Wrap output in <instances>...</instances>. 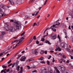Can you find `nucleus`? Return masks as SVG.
<instances>
[{"label":"nucleus","instance_id":"obj_1","mask_svg":"<svg viewBox=\"0 0 73 73\" xmlns=\"http://www.w3.org/2000/svg\"><path fill=\"white\" fill-rule=\"evenodd\" d=\"M14 26L16 28L15 29V27L11 26L9 27V25L8 23H5V28L6 31H9L11 32H14L15 31H16V29H20L21 28V25L19 24L18 22H14Z\"/></svg>","mask_w":73,"mask_h":73},{"label":"nucleus","instance_id":"obj_2","mask_svg":"<svg viewBox=\"0 0 73 73\" xmlns=\"http://www.w3.org/2000/svg\"><path fill=\"white\" fill-rule=\"evenodd\" d=\"M24 38L23 37H22L19 40H15L14 41H13L11 42V44H13L14 42H17V44H15L14 45L13 47V49H15L16 47V46L18 45L19 44H20V43L22 42V41H23V40H24Z\"/></svg>","mask_w":73,"mask_h":73},{"label":"nucleus","instance_id":"obj_3","mask_svg":"<svg viewBox=\"0 0 73 73\" xmlns=\"http://www.w3.org/2000/svg\"><path fill=\"white\" fill-rule=\"evenodd\" d=\"M41 73H53V71L51 70H48L44 69L41 70Z\"/></svg>","mask_w":73,"mask_h":73},{"label":"nucleus","instance_id":"obj_4","mask_svg":"<svg viewBox=\"0 0 73 73\" xmlns=\"http://www.w3.org/2000/svg\"><path fill=\"white\" fill-rule=\"evenodd\" d=\"M19 64V61L17 60L16 62L15 63V66H16V70L17 71H19V70H20V66H17Z\"/></svg>","mask_w":73,"mask_h":73},{"label":"nucleus","instance_id":"obj_5","mask_svg":"<svg viewBox=\"0 0 73 73\" xmlns=\"http://www.w3.org/2000/svg\"><path fill=\"white\" fill-rule=\"evenodd\" d=\"M31 52L32 54H35V55H37V54H38L37 50V49H35V50H31Z\"/></svg>","mask_w":73,"mask_h":73},{"label":"nucleus","instance_id":"obj_6","mask_svg":"<svg viewBox=\"0 0 73 73\" xmlns=\"http://www.w3.org/2000/svg\"><path fill=\"white\" fill-rule=\"evenodd\" d=\"M0 14H1V16L0 15V18L2 17H3V16H5L4 13L3 12V10H2V9H1V8H0Z\"/></svg>","mask_w":73,"mask_h":73},{"label":"nucleus","instance_id":"obj_7","mask_svg":"<svg viewBox=\"0 0 73 73\" xmlns=\"http://www.w3.org/2000/svg\"><path fill=\"white\" fill-rule=\"evenodd\" d=\"M50 37L52 40H54L56 38V35L54 34H52L50 36Z\"/></svg>","mask_w":73,"mask_h":73},{"label":"nucleus","instance_id":"obj_8","mask_svg":"<svg viewBox=\"0 0 73 73\" xmlns=\"http://www.w3.org/2000/svg\"><path fill=\"white\" fill-rule=\"evenodd\" d=\"M1 33L2 35H0V38L1 39H3V38H4V36H3V35H5L6 34V32L3 31Z\"/></svg>","mask_w":73,"mask_h":73},{"label":"nucleus","instance_id":"obj_9","mask_svg":"<svg viewBox=\"0 0 73 73\" xmlns=\"http://www.w3.org/2000/svg\"><path fill=\"white\" fill-rule=\"evenodd\" d=\"M56 23V25H52V26L55 28H57L58 27V26L60 25V23L58 22V23Z\"/></svg>","mask_w":73,"mask_h":73},{"label":"nucleus","instance_id":"obj_10","mask_svg":"<svg viewBox=\"0 0 73 73\" xmlns=\"http://www.w3.org/2000/svg\"><path fill=\"white\" fill-rule=\"evenodd\" d=\"M72 13H73V11H69L68 12V14L69 15H70V16L72 17V18H73V15Z\"/></svg>","mask_w":73,"mask_h":73},{"label":"nucleus","instance_id":"obj_11","mask_svg":"<svg viewBox=\"0 0 73 73\" xmlns=\"http://www.w3.org/2000/svg\"><path fill=\"white\" fill-rule=\"evenodd\" d=\"M25 59H26V57L23 56L20 59V60L21 61H24L25 60Z\"/></svg>","mask_w":73,"mask_h":73},{"label":"nucleus","instance_id":"obj_12","mask_svg":"<svg viewBox=\"0 0 73 73\" xmlns=\"http://www.w3.org/2000/svg\"><path fill=\"white\" fill-rule=\"evenodd\" d=\"M65 46H67V45L64 43H62L61 44V46L63 48H65Z\"/></svg>","mask_w":73,"mask_h":73},{"label":"nucleus","instance_id":"obj_13","mask_svg":"<svg viewBox=\"0 0 73 73\" xmlns=\"http://www.w3.org/2000/svg\"><path fill=\"white\" fill-rule=\"evenodd\" d=\"M54 28L53 26L51 27V29L53 31V32H56V29H54Z\"/></svg>","mask_w":73,"mask_h":73},{"label":"nucleus","instance_id":"obj_14","mask_svg":"<svg viewBox=\"0 0 73 73\" xmlns=\"http://www.w3.org/2000/svg\"><path fill=\"white\" fill-rule=\"evenodd\" d=\"M54 68L56 70V72H57V73H60V72L59 71V70H58V69H57V67H55Z\"/></svg>","mask_w":73,"mask_h":73},{"label":"nucleus","instance_id":"obj_15","mask_svg":"<svg viewBox=\"0 0 73 73\" xmlns=\"http://www.w3.org/2000/svg\"><path fill=\"white\" fill-rule=\"evenodd\" d=\"M9 1L11 3V4L12 5V4H13L14 3L13 2V1L12 0H9Z\"/></svg>","mask_w":73,"mask_h":73},{"label":"nucleus","instance_id":"obj_16","mask_svg":"<svg viewBox=\"0 0 73 73\" xmlns=\"http://www.w3.org/2000/svg\"><path fill=\"white\" fill-rule=\"evenodd\" d=\"M46 43H48L49 45H50V43L48 40H46L45 41Z\"/></svg>","mask_w":73,"mask_h":73},{"label":"nucleus","instance_id":"obj_17","mask_svg":"<svg viewBox=\"0 0 73 73\" xmlns=\"http://www.w3.org/2000/svg\"><path fill=\"white\" fill-rule=\"evenodd\" d=\"M67 50L68 52H69V53H70L71 52V50H70L69 49V48H67Z\"/></svg>","mask_w":73,"mask_h":73},{"label":"nucleus","instance_id":"obj_18","mask_svg":"<svg viewBox=\"0 0 73 73\" xmlns=\"http://www.w3.org/2000/svg\"><path fill=\"white\" fill-rule=\"evenodd\" d=\"M43 59H44V58L43 57H41L39 58V59H38V60H40V61H41Z\"/></svg>","mask_w":73,"mask_h":73},{"label":"nucleus","instance_id":"obj_19","mask_svg":"<svg viewBox=\"0 0 73 73\" xmlns=\"http://www.w3.org/2000/svg\"><path fill=\"white\" fill-rule=\"evenodd\" d=\"M61 61H63V62H66V61L65 60H64V59H60Z\"/></svg>","mask_w":73,"mask_h":73},{"label":"nucleus","instance_id":"obj_20","mask_svg":"<svg viewBox=\"0 0 73 73\" xmlns=\"http://www.w3.org/2000/svg\"><path fill=\"white\" fill-rule=\"evenodd\" d=\"M48 33H46V35H44L43 36V38H45L46 36H48Z\"/></svg>","mask_w":73,"mask_h":73},{"label":"nucleus","instance_id":"obj_21","mask_svg":"<svg viewBox=\"0 0 73 73\" xmlns=\"http://www.w3.org/2000/svg\"><path fill=\"white\" fill-rule=\"evenodd\" d=\"M48 0H45L44 3V5H46V3L47 2V1H48Z\"/></svg>","mask_w":73,"mask_h":73},{"label":"nucleus","instance_id":"obj_22","mask_svg":"<svg viewBox=\"0 0 73 73\" xmlns=\"http://www.w3.org/2000/svg\"><path fill=\"white\" fill-rule=\"evenodd\" d=\"M7 66H2V67L3 68H4H4H7Z\"/></svg>","mask_w":73,"mask_h":73},{"label":"nucleus","instance_id":"obj_23","mask_svg":"<svg viewBox=\"0 0 73 73\" xmlns=\"http://www.w3.org/2000/svg\"><path fill=\"white\" fill-rule=\"evenodd\" d=\"M15 64H16V63H13V64H12V68H13L14 66H15Z\"/></svg>","mask_w":73,"mask_h":73},{"label":"nucleus","instance_id":"obj_24","mask_svg":"<svg viewBox=\"0 0 73 73\" xmlns=\"http://www.w3.org/2000/svg\"><path fill=\"white\" fill-rule=\"evenodd\" d=\"M18 58L17 59H19V58H20L21 57V55H19L18 56Z\"/></svg>","mask_w":73,"mask_h":73},{"label":"nucleus","instance_id":"obj_25","mask_svg":"<svg viewBox=\"0 0 73 73\" xmlns=\"http://www.w3.org/2000/svg\"><path fill=\"white\" fill-rule=\"evenodd\" d=\"M40 63L41 64H45V62L44 61H42L40 62Z\"/></svg>","mask_w":73,"mask_h":73},{"label":"nucleus","instance_id":"obj_26","mask_svg":"<svg viewBox=\"0 0 73 73\" xmlns=\"http://www.w3.org/2000/svg\"><path fill=\"white\" fill-rule=\"evenodd\" d=\"M36 25H37V24H36V23H34L33 25V27H34V26H36Z\"/></svg>","mask_w":73,"mask_h":73},{"label":"nucleus","instance_id":"obj_27","mask_svg":"<svg viewBox=\"0 0 73 73\" xmlns=\"http://www.w3.org/2000/svg\"><path fill=\"white\" fill-rule=\"evenodd\" d=\"M39 13V11L37 12L36 14L35 15V16H36L38 14V13Z\"/></svg>","mask_w":73,"mask_h":73},{"label":"nucleus","instance_id":"obj_28","mask_svg":"<svg viewBox=\"0 0 73 73\" xmlns=\"http://www.w3.org/2000/svg\"><path fill=\"white\" fill-rule=\"evenodd\" d=\"M43 53H44V51H42L40 52V54H42Z\"/></svg>","mask_w":73,"mask_h":73},{"label":"nucleus","instance_id":"obj_29","mask_svg":"<svg viewBox=\"0 0 73 73\" xmlns=\"http://www.w3.org/2000/svg\"><path fill=\"white\" fill-rule=\"evenodd\" d=\"M31 40H29V42L27 43V44H30V43H31Z\"/></svg>","mask_w":73,"mask_h":73},{"label":"nucleus","instance_id":"obj_30","mask_svg":"<svg viewBox=\"0 0 73 73\" xmlns=\"http://www.w3.org/2000/svg\"><path fill=\"white\" fill-rule=\"evenodd\" d=\"M44 40H45V39L44 38H42L40 40V41H44Z\"/></svg>","mask_w":73,"mask_h":73},{"label":"nucleus","instance_id":"obj_31","mask_svg":"<svg viewBox=\"0 0 73 73\" xmlns=\"http://www.w3.org/2000/svg\"><path fill=\"white\" fill-rule=\"evenodd\" d=\"M44 53L46 54H47V51L46 50L45 51H43Z\"/></svg>","mask_w":73,"mask_h":73},{"label":"nucleus","instance_id":"obj_32","mask_svg":"<svg viewBox=\"0 0 73 73\" xmlns=\"http://www.w3.org/2000/svg\"><path fill=\"white\" fill-rule=\"evenodd\" d=\"M58 51H61V49L60 48V47H58Z\"/></svg>","mask_w":73,"mask_h":73},{"label":"nucleus","instance_id":"obj_33","mask_svg":"<svg viewBox=\"0 0 73 73\" xmlns=\"http://www.w3.org/2000/svg\"><path fill=\"white\" fill-rule=\"evenodd\" d=\"M21 52V50H19V52H18V53H17L16 54H15V56H17V54H18V53H20V52Z\"/></svg>","mask_w":73,"mask_h":73},{"label":"nucleus","instance_id":"obj_34","mask_svg":"<svg viewBox=\"0 0 73 73\" xmlns=\"http://www.w3.org/2000/svg\"><path fill=\"white\" fill-rule=\"evenodd\" d=\"M24 34H25V32H24L21 35V36H23Z\"/></svg>","mask_w":73,"mask_h":73},{"label":"nucleus","instance_id":"obj_35","mask_svg":"<svg viewBox=\"0 0 73 73\" xmlns=\"http://www.w3.org/2000/svg\"><path fill=\"white\" fill-rule=\"evenodd\" d=\"M64 32L65 33V35L66 36V35H67V34H66V31H65V30H64Z\"/></svg>","mask_w":73,"mask_h":73},{"label":"nucleus","instance_id":"obj_36","mask_svg":"<svg viewBox=\"0 0 73 73\" xmlns=\"http://www.w3.org/2000/svg\"><path fill=\"white\" fill-rule=\"evenodd\" d=\"M33 1H34V0H31L29 2V3H32Z\"/></svg>","mask_w":73,"mask_h":73},{"label":"nucleus","instance_id":"obj_37","mask_svg":"<svg viewBox=\"0 0 73 73\" xmlns=\"http://www.w3.org/2000/svg\"><path fill=\"white\" fill-rule=\"evenodd\" d=\"M25 17L26 19H28V18H29V17L28 16H27Z\"/></svg>","mask_w":73,"mask_h":73},{"label":"nucleus","instance_id":"obj_38","mask_svg":"<svg viewBox=\"0 0 73 73\" xmlns=\"http://www.w3.org/2000/svg\"><path fill=\"white\" fill-rule=\"evenodd\" d=\"M36 44H39V41H38L37 40L36 41Z\"/></svg>","mask_w":73,"mask_h":73},{"label":"nucleus","instance_id":"obj_39","mask_svg":"<svg viewBox=\"0 0 73 73\" xmlns=\"http://www.w3.org/2000/svg\"><path fill=\"white\" fill-rule=\"evenodd\" d=\"M47 64L48 65H50V62L48 61H47Z\"/></svg>","mask_w":73,"mask_h":73},{"label":"nucleus","instance_id":"obj_40","mask_svg":"<svg viewBox=\"0 0 73 73\" xmlns=\"http://www.w3.org/2000/svg\"><path fill=\"white\" fill-rule=\"evenodd\" d=\"M11 60H10V61H9L7 63L8 64H10V63L11 62Z\"/></svg>","mask_w":73,"mask_h":73},{"label":"nucleus","instance_id":"obj_41","mask_svg":"<svg viewBox=\"0 0 73 73\" xmlns=\"http://www.w3.org/2000/svg\"><path fill=\"white\" fill-rule=\"evenodd\" d=\"M27 68H28V69H31V67H30V66H27Z\"/></svg>","mask_w":73,"mask_h":73},{"label":"nucleus","instance_id":"obj_42","mask_svg":"<svg viewBox=\"0 0 73 73\" xmlns=\"http://www.w3.org/2000/svg\"><path fill=\"white\" fill-rule=\"evenodd\" d=\"M35 72H37V70H35L32 71V73H35Z\"/></svg>","mask_w":73,"mask_h":73},{"label":"nucleus","instance_id":"obj_43","mask_svg":"<svg viewBox=\"0 0 73 73\" xmlns=\"http://www.w3.org/2000/svg\"><path fill=\"white\" fill-rule=\"evenodd\" d=\"M3 53H0V57H1V56H3Z\"/></svg>","mask_w":73,"mask_h":73},{"label":"nucleus","instance_id":"obj_44","mask_svg":"<svg viewBox=\"0 0 73 73\" xmlns=\"http://www.w3.org/2000/svg\"><path fill=\"white\" fill-rule=\"evenodd\" d=\"M70 57H71V59L72 60H73V56H72L71 55H70Z\"/></svg>","mask_w":73,"mask_h":73},{"label":"nucleus","instance_id":"obj_45","mask_svg":"<svg viewBox=\"0 0 73 73\" xmlns=\"http://www.w3.org/2000/svg\"><path fill=\"white\" fill-rule=\"evenodd\" d=\"M69 61H69V60H68L66 61V63H69Z\"/></svg>","mask_w":73,"mask_h":73},{"label":"nucleus","instance_id":"obj_46","mask_svg":"<svg viewBox=\"0 0 73 73\" xmlns=\"http://www.w3.org/2000/svg\"><path fill=\"white\" fill-rule=\"evenodd\" d=\"M33 39L34 40H36V36H35L33 37Z\"/></svg>","mask_w":73,"mask_h":73},{"label":"nucleus","instance_id":"obj_47","mask_svg":"<svg viewBox=\"0 0 73 73\" xmlns=\"http://www.w3.org/2000/svg\"><path fill=\"white\" fill-rule=\"evenodd\" d=\"M30 60V61H33V59H29Z\"/></svg>","mask_w":73,"mask_h":73},{"label":"nucleus","instance_id":"obj_48","mask_svg":"<svg viewBox=\"0 0 73 73\" xmlns=\"http://www.w3.org/2000/svg\"><path fill=\"white\" fill-rule=\"evenodd\" d=\"M63 58H66V57L65 55H63Z\"/></svg>","mask_w":73,"mask_h":73},{"label":"nucleus","instance_id":"obj_49","mask_svg":"<svg viewBox=\"0 0 73 73\" xmlns=\"http://www.w3.org/2000/svg\"><path fill=\"white\" fill-rule=\"evenodd\" d=\"M36 66H33V67H32V68H33V69H35V68H36Z\"/></svg>","mask_w":73,"mask_h":73},{"label":"nucleus","instance_id":"obj_50","mask_svg":"<svg viewBox=\"0 0 73 73\" xmlns=\"http://www.w3.org/2000/svg\"><path fill=\"white\" fill-rule=\"evenodd\" d=\"M51 57H52V56H50L48 58V59H50V58H51Z\"/></svg>","mask_w":73,"mask_h":73},{"label":"nucleus","instance_id":"obj_51","mask_svg":"<svg viewBox=\"0 0 73 73\" xmlns=\"http://www.w3.org/2000/svg\"><path fill=\"white\" fill-rule=\"evenodd\" d=\"M23 70H21L19 72V73H21L22 72H23Z\"/></svg>","mask_w":73,"mask_h":73},{"label":"nucleus","instance_id":"obj_52","mask_svg":"<svg viewBox=\"0 0 73 73\" xmlns=\"http://www.w3.org/2000/svg\"><path fill=\"white\" fill-rule=\"evenodd\" d=\"M58 38H59V39H60V35H58Z\"/></svg>","mask_w":73,"mask_h":73},{"label":"nucleus","instance_id":"obj_53","mask_svg":"<svg viewBox=\"0 0 73 73\" xmlns=\"http://www.w3.org/2000/svg\"><path fill=\"white\" fill-rule=\"evenodd\" d=\"M53 60L52 61L53 62H54V61H55V60H54V58H53Z\"/></svg>","mask_w":73,"mask_h":73},{"label":"nucleus","instance_id":"obj_54","mask_svg":"<svg viewBox=\"0 0 73 73\" xmlns=\"http://www.w3.org/2000/svg\"><path fill=\"white\" fill-rule=\"evenodd\" d=\"M58 50V48H57L56 50H55L56 51H57Z\"/></svg>","mask_w":73,"mask_h":73},{"label":"nucleus","instance_id":"obj_55","mask_svg":"<svg viewBox=\"0 0 73 73\" xmlns=\"http://www.w3.org/2000/svg\"><path fill=\"white\" fill-rule=\"evenodd\" d=\"M68 29H71V28H70V26H69L68 27Z\"/></svg>","mask_w":73,"mask_h":73},{"label":"nucleus","instance_id":"obj_56","mask_svg":"<svg viewBox=\"0 0 73 73\" xmlns=\"http://www.w3.org/2000/svg\"><path fill=\"white\" fill-rule=\"evenodd\" d=\"M51 53H54V51L52 50L50 51Z\"/></svg>","mask_w":73,"mask_h":73},{"label":"nucleus","instance_id":"obj_57","mask_svg":"<svg viewBox=\"0 0 73 73\" xmlns=\"http://www.w3.org/2000/svg\"><path fill=\"white\" fill-rule=\"evenodd\" d=\"M12 65V64H9L8 65V66L9 67L11 66V65Z\"/></svg>","mask_w":73,"mask_h":73},{"label":"nucleus","instance_id":"obj_58","mask_svg":"<svg viewBox=\"0 0 73 73\" xmlns=\"http://www.w3.org/2000/svg\"><path fill=\"white\" fill-rule=\"evenodd\" d=\"M40 17V15H38V16H37V19H38L39 18V17Z\"/></svg>","mask_w":73,"mask_h":73},{"label":"nucleus","instance_id":"obj_59","mask_svg":"<svg viewBox=\"0 0 73 73\" xmlns=\"http://www.w3.org/2000/svg\"><path fill=\"white\" fill-rule=\"evenodd\" d=\"M30 61V60H29V59H28L27 61V62H29Z\"/></svg>","mask_w":73,"mask_h":73},{"label":"nucleus","instance_id":"obj_60","mask_svg":"<svg viewBox=\"0 0 73 73\" xmlns=\"http://www.w3.org/2000/svg\"><path fill=\"white\" fill-rule=\"evenodd\" d=\"M9 69H8L7 70H6V72H9Z\"/></svg>","mask_w":73,"mask_h":73},{"label":"nucleus","instance_id":"obj_61","mask_svg":"<svg viewBox=\"0 0 73 73\" xmlns=\"http://www.w3.org/2000/svg\"><path fill=\"white\" fill-rule=\"evenodd\" d=\"M25 51H23L21 52L22 53H25Z\"/></svg>","mask_w":73,"mask_h":73},{"label":"nucleus","instance_id":"obj_62","mask_svg":"<svg viewBox=\"0 0 73 73\" xmlns=\"http://www.w3.org/2000/svg\"><path fill=\"white\" fill-rule=\"evenodd\" d=\"M21 70H23V67H20Z\"/></svg>","mask_w":73,"mask_h":73},{"label":"nucleus","instance_id":"obj_63","mask_svg":"<svg viewBox=\"0 0 73 73\" xmlns=\"http://www.w3.org/2000/svg\"><path fill=\"white\" fill-rule=\"evenodd\" d=\"M4 70H2L1 71V72L2 73L3 72H4Z\"/></svg>","mask_w":73,"mask_h":73},{"label":"nucleus","instance_id":"obj_64","mask_svg":"<svg viewBox=\"0 0 73 73\" xmlns=\"http://www.w3.org/2000/svg\"><path fill=\"white\" fill-rule=\"evenodd\" d=\"M43 45V43H41L39 44L40 45Z\"/></svg>","mask_w":73,"mask_h":73}]
</instances>
